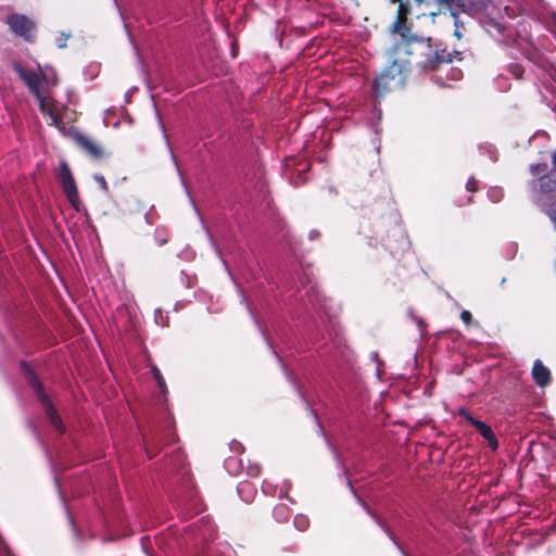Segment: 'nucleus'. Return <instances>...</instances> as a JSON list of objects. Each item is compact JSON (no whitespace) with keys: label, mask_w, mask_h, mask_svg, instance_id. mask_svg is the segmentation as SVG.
<instances>
[{"label":"nucleus","mask_w":556,"mask_h":556,"mask_svg":"<svg viewBox=\"0 0 556 556\" xmlns=\"http://www.w3.org/2000/svg\"><path fill=\"white\" fill-rule=\"evenodd\" d=\"M539 206L549 217L554 228L556 229V199L542 198L539 200Z\"/></svg>","instance_id":"nucleus-13"},{"label":"nucleus","mask_w":556,"mask_h":556,"mask_svg":"<svg viewBox=\"0 0 556 556\" xmlns=\"http://www.w3.org/2000/svg\"><path fill=\"white\" fill-rule=\"evenodd\" d=\"M435 81H437V84H438V85H440V86H450L448 84H446V83H444L443 80H441V78H440V77H435Z\"/></svg>","instance_id":"nucleus-30"},{"label":"nucleus","mask_w":556,"mask_h":556,"mask_svg":"<svg viewBox=\"0 0 556 556\" xmlns=\"http://www.w3.org/2000/svg\"><path fill=\"white\" fill-rule=\"evenodd\" d=\"M473 427L488 441V443H489V445H490V447L492 450H496L497 448L498 443H497V440H496L495 434L492 431L491 427H489L486 424H484V422H482L480 420L475 422Z\"/></svg>","instance_id":"nucleus-11"},{"label":"nucleus","mask_w":556,"mask_h":556,"mask_svg":"<svg viewBox=\"0 0 556 556\" xmlns=\"http://www.w3.org/2000/svg\"><path fill=\"white\" fill-rule=\"evenodd\" d=\"M152 374H153V377L156 380V383H157L159 388L161 389L162 393H166L167 389H166L165 380L162 377L161 371L159 370V368L156 366L152 367Z\"/></svg>","instance_id":"nucleus-18"},{"label":"nucleus","mask_w":556,"mask_h":556,"mask_svg":"<svg viewBox=\"0 0 556 556\" xmlns=\"http://www.w3.org/2000/svg\"><path fill=\"white\" fill-rule=\"evenodd\" d=\"M93 179L99 184L100 188L103 190V191H108V184L104 179V177L100 174H94L93 175Z\"/></svg>","instance_id":"nucleus-23"},{"label":"nucleus","mask_w":556,"mask_h":556,"mask_svg":"<svg viewBox=\"0 0 556 556\" xmlns=\"http://www.w3.org/2000/svg\"><path fill=\"white\" fill-rule=\"evenodd\" d=\"M403 64L393 60L392 64L386 68L375 80V88L378 93L399 88L404 84Z\"/></svg>","instance_id":"nucleus-4"},{"label":"nucleus","mask_w":556,"mask_h":556,"mask_svg":"<svg viewBox=\"0 0 556 556\" xmlns=\"http://www.w3.org/2000/svg\"><path fill=\"white\" fill-rule=\"evenodd\" d=\"M270 488H271V486H270V484H269V483H264V484H263V491H264L265 493H270Z\"/></svg>","instance_id":"nucleus-29"},{"label":"nucleus","mask_w":556,"mask_h":556,"mask_svg":"<svg viewBox=\"0 0 556 556\" xmlns=\"http://www.w3.org/2000/svg\"><path fill=\"white\" fill-rule=\"evenodd\" d=\"M393 2H399V11L397 17L392 25V31L400 34L404 39L407 38V27L405 26L404 18L408 13L407 5L402 0H393Z\"/></svg>","instance_id":"nucleus-8"},{"label":"nucleus","mask_w":556,"mask_h":556,"mask_svg":"<svg viewBox=\"0 0 556 556\" xmlns=\"http://www.w3.org/2000/svg\"><path fill=\"white\" fill-rule=\"evenodd\" d=\"M238 494L244 502H250L255 493L254 488L249 482H241L237 488Z\"/></svg>","instance_id":"nucleus-15"},{"label":"nucleus","mask_w":556,"mask_h":556,"mask_svg":"<svg viewBox=\"0 0 556 556\" xmlns=\"http://www.w3.org/2000/svg\"><path fill=\"white\" fill-rule=\"evenodd\" d=\"M8 24L16 35L24 37L26 40H30L33 38L35 25L25 15L12 14L8 17Z\"/></svg>","instance_id":"nucleus-6"},{"label":"nucleus","mask_w":556,"mask_h":556,"mask_svg":"<svg viewBox=\"0 0 556 556\" xmlns=\"http://www.w3.org/2000/svg\"><path fill=\"white\" fill-rule=\"evenodd\" d=\"M453 61L452 52L445 49L437 50L433 55L427 58L421 62V67L425 71H446V75L451 80H458L462 78V71L456 67H448V64Z\"/></svg>","instance_id":"nucleus-3"},{"label":"nucleus","mask_w":556,"mask_h":556,"mask_svg":"<svg viewBox=\"0 0 556 556\" xmlns=\"http://www.w3.org/2000/svg\"><path fill=\"white\" fill-rule=\"evenodd\" d=\"M187 194L189 197V200H192V197H190L189 191L187 190Z\"/></svg>","instance_id":"nucleus-36"},{"label":"nucleus","mask_w":556,"mask_h":556,"mask_svg":"<svg viewBox=\"0 0 556 556\" xmlns=\"http://www.w3.org/2000/svg\"><path fill=\"white\" fill-rule=\"evenodd\" d=\"M14 70L24 80L29 91L37 98L40 111L50 117L51 125L55 126L56 128H63V126H61V116L58 113L53 100L50 98V96L43 94V92L40 90L41 83L48 86H55L58 84V76L55 71L48 65L45 67L38 65L37 72H28L20 64H15Z\"/></svg>","instance_id":"nucleus-1"},{"label":"nucleus","mask_w":556,"mask_h":556,"mask_svg":"<svg viewBox=\"0 0 556 556\" xmlns=\"http://www.w3.org/2000/svg\"><path fill=\"white\" fill-rule=\"evenodd\" d=\"M58 46H59V48H64L66 45H65V42L60 41V43Z\"/></svg>","instance_id":"nucleus-33"},{"label":"nucleus","mask_w":556,"mask_h":556,"mask_svg":"<svg viewBox=\"0 0 556 556\" xmlns=\"http://www.w3.org/2000/svg\"><path fill=\"white\" fill-rule=\"evenodd\" d=\"M357 501L362 504V506L365 508V510L370 515L372 516V518L376 520V522L384 530V532L390 536V539L392 541H394L392 534L389 532V530L383 526L381 525V522L379 521V519L371 513V510L369 509V507L363 503L358 497H357Z\"/></svg>","instance_id":"nucleus-22"},{"label":"nucleus","mask_w":556,"mask_h":556,"mask_svg":"<svg viewBox=\"0 0 556 556\" xmlns=\"http://www.w3.org/2000/svg\"><path fill=\"white\" fill-rule=\"evenodd\" d=\"M294 527L300 531H305L309 526V520L305 515H296L293 520Z\"/></svg>","instance_id":"nucleus-16"},{"label":"nucleus","mask_w":556,"mask_h":556,"mask_svg":"<svg viewBox=\"0 0 556 556\" xmlns=\"http://www.w3.org/2000/svg\"><path fill=\"white\" fill-rule=\"evenodd\" d=\"M489 0H455L454 8L459 12L473 15L486 9Z\"/></svg>","instance_id":"nucleus-7"},{"label":"nucleus","mask_w":556,"mask_h":556,"mask_svg":"<svg viewBox=\"0 0 556 556\" xmlns=\"http://www.w3.org/2000/svg\"><path fill=\"white\" fill-rule=\"evenodd\" d=\"M458 414L464 417L467 421H469L472 426H475V422L478 421V419L473 418L466 409L460 408Z\"/></svg>","instance_id":"nucleus-25"},{"label":"nucleus","mask_w":556,"mask_h":556,"mask_svg":"<svg viewBox=\"0 0 556 556\" xmlns=\"http://www.w3.org/2000/svg\"><path fill=\"white\" fill-rule=\"evenodd\" d=\"M416 1L420 3V2H422L424 0H416Z\"/></svg>","instance_id":"nucleus-37"},{"label":"nucleus","mask_w":556,"mask_h":556,"mask_svg":"<svg viewBox=\"0 0 556 556\" xmlns=\"http://www.w3.org/2000/svg\"><path fill=\"white\" fill-rule=\"evenodd\" d=\"M181 181H182V185H184V187H185V189H186V191H187L188 189H187V186H186V181H184V179H182V178H181Z\"/></svg>","instance_id":"nucleus-35"},{"label":"nucleus","mask_w":556,"mask_h":556,"mask_svg":"<svg viewBox=\"0 0 556 556\" xmlns=\"http://www.w3.org/2000/svg\"><path fill=\"white\" fill-rule=\"evenodd\" d=\"M164 136H165V139H166V144L168 146V148H170L167 136L166 135H164ZM169 151H172V149H169ZM170 153H173V152H170ZM172 157L174 159V154H172Z\"/></svg>","instance_id":"nucleus-32"},{"label":"nucleus","mask_w":556,"mask_h":556,"mask_svg":"<svg viewBox=\"0 0 556 556\" xmlns=\"http://www.w3.org/2000/svg\"><path fill=\"white\" fill-rule=\"evenodd\" d=\"M287 516H288V508L286 505L279 504L274 508V517L276 518V520L282 521L287 518Z\"/></svg>","instance_id":"nucleus-19"},{"label":"nucleus","mask_w":556,"mask_h":556,"mask_svg":"<svg viewBox=\"0 0 556 556\" xmlns=\"http://www.w3.org/2000/svg\"><path fill=\"white\" fill-rule=\"evenodd\" d=\"M77 142L86 149L92 156L100 157L102 155L101 149L87 137L79 135L77 136Z\"/></svg>","instance_id":"nucleus-14"},{"label":"nucleus","mask_w":556,"mask_h":556,"mask_svg":"<svg viewBox=\"0 0 556 556\" xmlns=\"http://www.w3.org/2000/svg\"><path fill=\"white\" fill-rule=\"evenodd\" d=\"M258 473H260V469H258V467H257V466H255V467H250V468H249V475H251V476H257Z\"/></svg>","instance_id":"nucleus-27"},{"label":"nucleus","mask_w":556,"mask_h":556,"mask_svg":"<svg viewBox=\"0 0 556 556\" xmlns=\"http://www.w3.org/2000/svg\"><path fill=\"white\" fill-rule=\"evenodd\" d=\"M495 27L497 28V30H498L500 33H502V31H503V29H502V27H501L500 25L495 24Z\"/></svg>","instance_id":"nucleus-34"},{"label":"nucleus","mask_w":556,"mask_h":556,"mask_svg":"<svg viewBox=\"0 0 556 556\" xmlns=\"http://www.w3.org/2000/svg\"><path fill=\"white\" fill-rule=\"evenodd\" d=\"M22 367H23L24 374L26 375V377L28 379V382L34 388L39 401L41 402V404L46 410L47 417L50 419L51 424L54 426V428L58 431L63 432L65 427H64L61 418L56 414L55 409L53 408L52 403L50 402L47 394L45 393L40 381L37 379V377L35 376V374L33 372V370L30 369V367L27 364L23 363Z\"/></svg>","instance_id":"nucleus-2"},{"label":"nucleus","mask_w":556,"mask_h":556,"mask_svg":"<svg viewBox=\"0 0 556 556\" xmlns=\"http://www.w3.org/2000/svg\"><path fill=\"white\" fill-rule=\"evenodd\" d=\"M488 197L492 202L496 203L503 198V190L497 187L491 188L488 191Z\"/></svg>","instance_id":"nucleus-21"},{"label":"nucleus","mask_w":556,"mask_h":556,"mask_svg":"<svg viewBox=\"0 0 556 556\" xmlns=\"http://www.w3.org/2000/svg\"><path fill=\"white\" fill-rule=\"evenodd\" d=\"M73 175L66 162H62L60 164L59 179L63 181L67 178H71Z\"/></svg>","instance_id":"nucleus-20"},{"label":"nucleus","mask_w":556,"mask_h":556,"mask_svg":"<svg viewBox=\"0 0 556 556\" xmlns=\"http://www.w3.org/2000/svg\"><path fill=\"white\" fill-rule=\"evenodd\" d=\"M159 317H162V312H161V309H156V311H155V323H156V324H161V321H159Z\"/></svg>","instance_id":"nucleus-28"},{"label":"nucleus","mask_w":556,"mask_h":556,"mask_svg":"<svg viewBox=\"0 0 556 556\" xmlns=\"http://www.w3.org/2000/svg\"><path fill=\"white\" fill-rule=\"evenodd\" d=\"M532 377L538 386L545 387L551 381V371L540 359H536L533 364Z\"/></svg>","instance_id":"nucleus-9"},{"label":"nucleus","mask_w":556,"mask_h":556,"mask_svg":"<svg viewBox=\"0 0 556 556\" xmlns=\"http://www.w3.org/2000/svg\"><path fill=\"white\" fill-rule=\"evenodd\" d=\"M316 236H318V232L317 231H311L309 232V238L313 240Z\"/></svg>","instance_id":"nucleus-31"},{"label":"nucleus","mask_w":556,"mask_h":556,"mask_svg":"<svg viewBox=\"0 0 556 556\" xmlns=\"http://www.w3.org/2000/svg\"><path fill=\"white\" fill-rule=\"evenodd\" d=\"M460 319L463 320L464 324H466L467 326H470L472 324V315L469 311H463L460 313Z\"/></svg>","instance_id":"nucleus-24"},{"label":"nucleus","mask_w":556,"mask_h":556,"mask_svg":"<svg viewBox=\"0 0 556 556\" xmlns=\"http://www.w3.org/2000/svg\"><path fill=\"white\" fill-rule=\"evenodd\" d=\"M547 168L548 166L546 163L532 164L530 167L532 175L538 177L542 175H548L549 173H547Z\"/></svg>","instance_id":"nucleus-17"},{"label":"nucleus","mask_w":556,"mask_h":556,"mask_svg":"<svg viewBox=\"0 0 556 556\" xmlns=\"http://www.w3.org/2000/svg\"><path fill=\"white\" fill-rule=\"evenodd\" d=\"M61 184L68 201L72 203L73 206L76 207L78 203V191L76 188L74 177L72 176L71 178L61 181Z\"/></svg>","instance_id":"nucleus-12"},{"label":"nucleus","mask_w":556,"mask_h":556,"mask_svg":"<svg viewBox=\"0 0 556 556\" xmlns=\"http://www.w3.org/2000/svg\"><path fill=\"white\" fill-rule=\"evenodd\" d=\"M454 1L455 0H438V3L440 5V12L445 14L446 12L450 13V15L452 17H454V23H455V36L457 38H460L462 37V34L459 31V26H460V22H459V18H458V11L454 8Z\"/></svg>","instance_id":"nucleus-10"},{"label":"nucleus","mask_w":556,"mask_h":556,"mask_svg":"<svg viewBox=\"0 0 556 556\" xmlns=\"http://www.w3.org/2000/svg\"><path fill=\"white\" fill-rule=\"evenodd\" d=\"M476 185H477V181L473 177L469 178V180L467 181V190L468 191H475L476 190Z\"/></svg>","instance_id":"nucleus-26"},{"label":"nucleus","mask_w":556,"mask_h":556,"mask_svg":"<svg viewBox=\"0 0 556 556\" xmlns=\"http://www.w3.org/2000/svg\"><path fill=\"white\" fill-rule=\"evenodd\" d=\"M552 162H553V169L548 175H542L538 178V180L534 181V188L539 189L542 195H540L536 199V203L539 204V200L542 198H554L556 199V195H549L548 193L552 192L556 188V151L552 155Z\"/></svg>","instance_id":"nucleus-5"}]
</instances>
